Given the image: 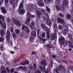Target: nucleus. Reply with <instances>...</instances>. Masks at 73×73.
I'll list each match as a JSON object with an SVG mask.
<instances>
[{"instance_id": "nucleus-1", "label": "nucleus", "mask_w": 73, "mask_h": 73, "mask_svg": "<svg viewBox=\"0 0 73 73\" xmlns=\"http://www.w3.org/2000/svg\"><path fill=\"white\" fill-rule=\"evenodd\" d=\"M68 4H69V1L65 0L62 4V5L60 6V7H59V6L56 5L55 7L56 10H57V11H60V8L61 11H64L65 10V8L66 9L68 8L67 6Z\"/></svg>"}, {"instance_id": "nucleus-2", "label": "nucleus", "mask_w": 73, "mask_h": 73, "mask_svg": "<svg viewBox=\"0 0 73 73\" xmlns=\"http://www.w3.org/2000/svg\"><path fill=\"white\" fill-rule=\"evenodd\" d=\"M23 5L24 3H22L20 4L19 5L18 12L20 15H23L25 13V12H26L25 10H24L23 8H24Z\"/></svg>"}, {"instance_id": "nucleus-3", "label": "nucleus", "mask_w": 73, "mask_h": 73, "mask_svg": "<svg viewBox=\"0 0 73 73\" xmlns=\"http://www.w3.org/2000/svg\"><path fill=\"white\" fill-rule=\"evenodd\" d=\"M27 20L25 21V24L26 25L29 26L30 22H31V19H32L35 17V15H32L30 13H28L27 14Z\"/></svg>"}, {"instance_id": "nucleus-4", "label": "nucleus", "mask_w": 73, "mask_h": 73, "mask_svg": "<svg viewBox=\"0 0 73 73\" xmlns=\"http://www.w3.org/2000/svg\"><path fill=\"white\" fill-rule=\"evenodd\" d=\"M35 12L36 13L37 17L38 19H40L41 18V15H42V12L40 10V8H36Z\"/></svg>"}, {"instance_id": "nucleus-5", "label": "nucleus", "mask_w": 73, "mask_h": 73, "mask_svg": "<svg viewBox=\"0 0 73 73\" xmlns=\"http://www.w3.org/2000/svg\"><path fill=\"white\" fill-rule=\"evenodd\" d=\"M41 64L42 65H44V66H43V68H42V67H40V69L41 72H42L43 70V72H44V70H43V69H45V66H46V65H47V63H46V60H42V61Z\"/></svg>"}, {"instance_id": "nucleus-6", "label": "nucleus", "mask_w": 73, "mask_h": 73, "mask_svg": "<svg viewBox=\"0 0 73 73\" xmlns=\"http://www.w3.org/2000/svg\"><path fill=\"white\" fill-rule=\"evenodd\" d=\"M58 71H59V72H60V71H62V72H63L64 73H66V70L65 68H64V67L62 65H59L58 66V68H57Z\"/></svg>"}, {"instance_id": "nucleus-7", "label": "nucleus", "mask_w": 73, "mask_h": 73, "mask_svg": "<svg viewBox=\"0 0 73 73\" xmlns=\"http://www.w3.org/2000/svg\"><path fill=\"white\" fill-rule=\"evenodd\" d=\"M10 31H7V34L6 35V41L7 42H9V40H10Z\"/></svg>"}, {"instance_id": "nucleus-8", "label": "nucleus", "mask_w": 73, "mask_h": 73, "mask_svg": "<svg viewBox=\"0 0 73 73\" xmlns=\"http://www.w3.org/2000/svg\"><path fill=\"white\" fill-rule=\"evenodd\" d=\"M59 42H60V44L62 45H64V42H65V39L63 37H60L59 39Z\"/></svg>"}, {"instance_id": "nucleus-9", "label": "nucleus", "mask_w": 73, "mask_h": 73, "mask_svg": "<svg viewBox=\"0 0 73 73\" xmlns=\"http://www.w3.org/2000/svg\"><path fill=\"white\" fill-rule=\"evenodd\" d=\"M13 23L15 25H17V26H18L19 27H20V26H21V22H20V21H17V20L16 19L14 20H13Z\"/></svg>"}, {"instance_id": "nucleus-10", "label": "nucleus", "mask_w": 73, "mask_h": 73, "mask_svg": "<svg viewBox=\"0 0 73 73\" xmlns=\"http://www.w3.org/2000/svg\"><path fill=\"white\" fill-rule=\"evenodd\" d=\"M50 44H47L46 46V49H47L48 52H49L50 50H51V48H54V46H53L52 45L50 46Z\"/></svg>"}, {"instance_id": "nucleus-11", "label": "nucleus", "mask_w": 73, "mask_h": 73, "mask_svg": "<svg viewBox=\"0 0 73 73\" xmlns=\"http://www.w3.org/2000/svg\"><path fill=\"white\" fill-rule=\"evenodd\" d=\"M52 23L51 20L50 19H47L46 22V24L47 25H48V26H50V27H51Z\"/></svg>"}, {"instance_id": "nucleus-12", "label": "nucleus", "mask_w": 73, "mask_h": 73, "mask_svg": "<svg viewBox=\"0 0 73 73\" xmlns=\"http://www.w3.org/2000/svg\"><path fill=\"white\" fill-rule=\"evenodd\" d=\"M25 63H23V62H21L20 63V65H26V64H27V65H29V61H28V60H26L24 61Z\"/></svg>"}, {"instance_id": "nucleus-13", "label": "nucleus", "mask_w": 73, "mask_h": 73, "mask_svg": "<svg viewBox=\"0 0 73 73\" xmlns=\"http://www.w3.org/2000/svg\"><path fill=\"white\" fill-rule=\"evenodd\" d=\"M46 38L45 39L46 40H48V39H49L50 38V35H49V34L50 33V32L49 31H47L46 32Z\"/></svg>"}, {"instance_id": "nucleus-14", "label": "nucleus", "mask_w": 73, "mask_h": 73, "mask_svg": "<svg viewBox=\"0 0 73 73\" xmlns=\"http://www.w3.org/2000/svg\"><path fill=\"white\" fill-rule=\"evenodd\" d=\"M56 34L54 33L52 34L51 38L52 41L54 40V39L56 38Z\"/></svg>"}, {"instance_id": "nucleus-15", "label": "nucleus", "mask_w": 73, "mask_h": 73, "mask_svg": "<svg viewBox=\"0 0 73 73\" xmlns=\"http://www.w3.org/2000/svg\"><path fill=\"white\" fill-rule=\"evenodd\" d=\"M0 35L2 37L4 36L5 35V31H4L3 29L1 30L0 32Z\"/></svg>"}, {"instance_id": "nucleus-16", "label": "nucleus", "mask_w": 73, "mask_h": 73, "mask_svg": "<svg viewBox=\"0 0 73 73\" xmlns=\"http://www.w3.org/2000/svg\"><path fill=\"white\" fill-rule=\"evenodd\" d=\"M64 42L63 45L66 46H68V45H69L70 44H72V42H68V41H66Z\"/></svg>"}, {"instance_id": "nucleus-17", "label": "nucleus", "mask_w": 73, "mask_h": 73, "mask_svg": "<svg viewBox=\"0 0 73 73\" xmlns=\"http://www.w3.org/2000/svg\"><path fill=\"white\" fill-rule=\"evenodd\" d=\"M1 9L2 11V13L3 14H5V13H7V11L5 10V9L4 7H2L1 8Z\"/></svg>"}, {"instance_id": "nucleus-18", "label": "nucleus", "mask_w": 73, "mask_h": 73, "mask_svg": "<svg viewBox=\"0 0 73 73\" xmlns=\"http://www.w3.org/2000/svg\"><path fill=\"white\" fill-rule=\"evenodd\" d=\"M58 21L60 24H63L64 22V21L63 19L59 18L58 19Z\"/></svg>"}, {"instance_id": "nucleus-19", "label": "nucleus", "mask_w": 73, "mask_h": 73, "mask_svg": "<svg viewBox=\"0 0 73 73\" xmlns=\"http://www.w3.org/2000/svg\"><path fill=\"white\" fill-rule=\"evenodd\" d=\"M37 37L38 38L39 37L40 40V41H42L43 38H42L40 36H39V34H40V30H37Z\"/></svg>"}, {"instance_id": "nucleus-20", "label": "nucleus", "mask_w": 73, "mask_h": 73, "mask_svg": "<svg viewBox=\"0 0 73 73\" xmlns=\"http://www.w3.org/2000/svg\"><path fill=\"white\" fill-rule=\"evenodd\" d=\"M36 31H32V33H31V35L32 36L34 37H36L37 35Z\"/></svg>"}, {"instance_id": "nucleus-21", "label": "nucleus", "mask_w": 73, "mask_h": 73, "mask_svg": "<svg viewBox=\"0 0 73 73\" xmlns=\"http://www.w3.org/2000/svg\"><path fill=\"white\" fill-rule=\"evenodd\" d=\"M28 28V27L27 26L25 25H22V30L23 31H26Z\"/></svg>"}, {"instance_id": "nucleus-22", "label": "nucleus", "mask_w": 73, "mask_h": 73, "mask_svg": "<svg viewBox=\"0 0 73 73\" xmlns=\"http://www.w3.org/2000/svg\"><path fill=\"white\" fill-rule=\"evenodd\" d=\"M41 26L43 29H48V27H47L46 26H45V25L44 24L42 23L41 24Z\"/></svg>"}, {"instance_id": "nucleus-23", "label": "nucleus", "mask_w": 73, "mask_h": 73, "mask_svg": "<svg viewBox=\"0 0 73 73\" xmlns=\"http://www.w3.org/2000/svg\"><path fill=\"white\" fill-rule=\"evenodd\" d=\"M30 27L31 29H33L35 28V25H34V23L33 22L30 23Z\"/></svg>"}, {"instance_id": "nucleus-24", "label": "nucleus", "mask_w": 73, "mask_h": 73, "mask_svg": "<svg viewBox=\"0 0 73 73\" xmlns=\"http://www.w3.org/2000/svg\"><path fill=\"white\" fill-rule=\"evenodd\" d=\"M68 30L67 29H65L64 31H63V34L64 36H66L67 33H68Z\"/></svg>"}, {"instance_id": "nucleus-25", "label": "nucleus", "mask_w": 73, "mask_h": 73, "mask_svg": "<svg viewBox=\"0 0 73 73\" xmlns=\"http://www.w3.org/2000/svg\"><path fill=\"white\" fill-rule=\"evenodd\" d=\"M2 27L3 29H6L7 28L6 26V23H4L3 24L2 26Z\"/></svg>"}, {"instance_id": "nucleus-26", "label": "nucleus", "mask_w": 73, "mask_h": 73, "mask_svg": "<svg viewBox=\"0 0 73 73\" xmlns=\"http://www.w3.org/2000/svg\"><path fill=\"white\" fill-rule=\"evenodd\" d=\"M21 69L23 70H25V71H27L28 69L27 67H22V66H21L19 67Z\"/></svg>"}, {"instance_id": "nucleus-27", "label": "nucleus", "mask_w": 73, "mask_h": 73, "mask_svg": "<svg viewBox=\"0 0 73 73\" xmlns=\"http://www.w3.org/2000/svg\"><path fill=\"white\" fill-rule=\"evenodd\" d=\"M0 50H1V52H3V51H4L5 50V48H4V46H3V45H2L0 47Z\"/></svg>"}, {"instance_id": "nucleus-28", "label": "nucleus", "mask_w": 73, "mask_h": 73, "mask_svg": "<svg viewBox=\"0 0 73 73\" xmlns=\"http://www.w3.org/2000/svg\"><path fill=\"white\" fill-rule=\"evenodd\" d=\"M24 37H25V34L23 32H22L21 34L20 37L21 38H23Z\"/></svg>"}, {"instance_id": "nucleus-29", "label": "nucleus", "mask_w": 73, "mask_h": 73, "mask_svg": "<svg viewBox=\"0 0 73 73\" xmlns=\"http://www.w3.org/2000/svg\"><path fill=\"white\" fill-rule=\"evenodd\" d=\"M68 37L70 38V40H73V35L70 34L68 36Z\"/></svg>"}, {"instance_id": "nucleus-30", "label": "nucleus", "mask_w": 73, "mask_h": 73, "mask_svg": "<svg viewBox=\"0 0 73 73\" xmlns=\"http://www.w3.org/2000/svg\"><path fill=\"white\" fill-rule=\"evenodd\" d=\"M5 38L3 37H0V42H3L4 41Z\"/></svg>"}, {"instance_id": "nucleus-31", "label": "nucleus", "mask_w": 73, "mask_h": 73, "mask_svg": "<svg viewBox=\"0 0 73 73\" xmlns=\"http://www.w3.org/2000/svg\"><path fill=\"white\" fill-rule=\"evenodd\" d=\"M68 70H71L72 71L73 70V66H69L68 67Z\"/></svg>"}, {"instance_id": "nucleus-32", "label": "nucleus", "mask_w": 73, "mask_h": 73, "mask_svg": "<svg viewBox=\"0 0 73 73\" xmlns=\"http://www.w3.org/2000/svg\"><path fill=\"white\" fill-rule=\"evenodd\" d=\"M66 17L68 20L71 19V15L69 14H67L66 16Z\"/></svg>"}, {"instance_id": "nucleus-33", "label": "nucleus", "mask_w": 73, "mask_h": 73, "mask_svg": "<svg viewBox=\"0 0 73 73\" xmlns=\"http://www.w3.org/2000/svg\"><path fill=\"white\" fill-rule=\"evenodd\" d=\"M9 1L8 0H5V4L6 6H7L8 5V2Z\"/></svg>"}, {"instance_id": "nucleus-34", "label": "nucleus", "mask_w": 73, "mask_h": 73, "mask_svg": "<svg viewBox=\"0 0 73 73\" xmlns=\"http://www.w3.org/2000/svg\"><path fill=\"white\" fill-rule=\"evenodd\" d=\"M45 36H46V34L45 32H43L41 35V36L42 38H45Z\"/></svg>"}, {"instance_id": "nucleus-35", "label": "nucleus", "mask_w": 73, "mask_h": 73, "mask_svg": "<svg viewBox=\"0 0 73 73\" xmlns=\"http://www.w3.org/2000/svg\"><path fill=\"white\" fill-rule=\"evenodd\" d=\"M56 4L59 5L61 4V1L60 0H56Z\"/></svg>"}, {"instance_id": "nucleus-36", "label": "nucleus", "mask_w": 73, "mask_h": 73, "mask_svg": "<svg viewBox=\"0 0 73 73\" xmlns=\"http://www.w3.org/2000/svg\"><path fill=\"white\" fill-rule=\"evenodd\" d=\"M0 19H1V20L2 19L3 22H4V21H5L4 17H3V15H0Z\"/></svg>"}, {"instance_id": "nucleus-37", "label": "nucleus", "mask_w": 73, "mask_h": 73, "mask_svg": "<svg viewBox=\"0 0 73 73\" xmlns=\"http://www.w3.org/2000/svg\"><path fill=\"white\" fill-rule=\"evenodd\" d=\"M15 32L17 34V35H19L20 34V31L17 29H16L15 30Z\"/></svg>"}, {"instance_id": "nucleus-38", "label": "nucleus", "mask_w": 73, "mask_h": 73, "mask_svg": "<svg viewBox=\"0 0 73 73\" xmlns=\"http://www.w3.org/2000/svg\"><path fill=\"white\" fill-rule=\"evenodd\" d=\"M26 31V32L27 33V35H29V33H30V32H31L30 30L28 29V28Z\"/></svg>"}, {"instance_id": "nucleus-39", "label": "nucleus", "mask_w": 73, "mask_h": 73, "mask_svg": "<svg viewBox=\"0 0 73 73\" xmlns=\"http://www.w3.org/2000/svg\"><path fill=\"white\" fill-rule=\"evenodd\" d=\"M34 67L35 68V69H33V71H35V72H36V69L37 68V66L36 65V64H35L34 65H33Z\"/></svg>"}, {"instance_id": "nucleus-40", "label": "nucleus", "mask_w": 73, "mask_h": 73, "mask_svg": "<svg viewBox=\"0 0 73 73\" xmlns=\"http://www.w3.org/2000/svg\"><path fill=\"white\" fill-rule=\"evenodd\" d=\"M13 36L14 39H15L17 37V36H16V35L14 33H13Z\"/></svg>"}, {"instance_id": "nucleus-41", "label": "nucleus", "mask_w": 73, "mask_h": 73, "mask_svg": "<svg viewBox=\"0 0 73 73\" xmlns=\"http://www.w3.org/2000/svg\"><path fill=\"white\" fill-rule=\"evenodd\" d=\"M59 16L61 17V18H64V16L62 13H60Z\"/></svg>"}, {"instance_id": "nucleus-42", "label": "nucleus", "mask_w": 73, "mask_h": 73, "mask_svg": "<svg viewBox=\"0 0 73 73\" xmlns=\"http://www.w3.org/2000/svg\"><path fill=\"white\" fill-rule=\"evenodd\" d=\"M27 7H31V8H32L33 7V5L32 4H29L27 5Z\"/></svg>"}, {"instance_id": "nucleus-43", "label": "nucleus", "mask_w": 73, "mask_h": 73, "mask_svg": "<svg viewBox=\"0 0 73 73\" xmlns=\"http://www.w3.org/2000/svg\"><path fill=\"white\" fill-rule=\"evenodd\" d=\"M62 62H64V63H65V64H68V62L64 60H62Z\"/></svg>"}, {"instance_id": "nucleus-44", "label": "nucleus", "mask_w": 73, "mask_h": 73, "mask_svg": "<svg viewBox=\"0 0 73 73\" xmlns=\"http://www.w3.org/2000/svg\"><path fill=\"white\" fill-rule=\"evenodd\" d=\"M1 73H7V71L5 69L1 71Z\"/></svg>"}, {"instance_id": "nucleus-45", "label": "nucleus", "mask_w": 73, "mask_h": 73, "mask_svg": "<svg viewBox=\"0 0 73 73\" xmlns=\"http://www.w3.org/2000/svg\"><path fill=\"white\" fill-rule=\"evenodd\" d=\"M46 9L47 11H48V12H50V9L48 8V7L46 6Z\"/></svg>"}, {"instance_id": "nucleus-46", "label": "nucleus", "mask_w": 73, "mask_h": 73, "mask_svg": "<svg viewBox=\"0 0 73 73\" xmlns=\"http://www.w3.org/2000/svg\"><path fill=\"white\" fill-rule=\"evenodd\" d=\"M4 3V0H1L0 1V5H1V4Z\"/></svg>"}, {"instance_id": "nucleus-47", "label": "nucleus", "mask_w": 73, "mask_h": 73, "mask_svg": "<svg viewBox=\"0 0 73 73\" xmlns=\"http://www.w3.org/2000/svg\"><path fill=\"white\" fill-rule=\"evenodd\" d=\"M44 1H45V2H46V1H48L47 3H50V1H51V0H44Z\"/></svg>"}, {"instance_id": "nucleus-48", "label": "nucleus", "mask_w": 73, "mask_h": 73, "mask_svg": "<svg viewBox=\"0 0 73 73\" xmlns=\"http://www.w3.org/2000/svg\"><path fill=\"white\" fill-rule=\"evenodd\" d=\"M69 48H71V49H73V44H70L69 45Z\"/></svg>"}, {"instance_id": "nucleus-49", "label": "nucleus", "mask_w": 73, "mask_h": 73, "mask_svg": "<svg viewBox=\"0 0 73 73\" xmlns=\"http://www.w3.org/2000/svg\"><path fill=\"white\" fill-rule=\"evenodd\" d=\"M18 61V59H16L14 61V63H17Z\"/></svg>"}, {"instance_id": "nucleus-50", "label": "nucleus", "mask_w": 73, "mask_h": 73, "mask_svg": "<svg viewBox=\"0 0 73 73\" xmlns=\"http://www.w3.org/2000/svg\"><path fill=\"white\" fill-rule=\"evenodd\" d=\"M6 70H7L8 73H9V72H10V71L9 70V68L6 67Z\"/></svg>"}, {"instance_id": "nucleus-51", "label": "nucleus", "mask_w": 73, "mask_h": 73, "mask_svg": "<svg viewBox=\"0 0 73 73\" xmlns=\"http://www.w3.org/2000/svg\"><path fill=\"white\" fill-rule=\"evenodd\" d=\"M13 27H12L11 28V32L12 33H13Z\"/></svg>"}, {"instance_id": "nucleus-52", "label": "nucleus", "mask_w": 73, "mask_h": 73, "mask_svg": "<svg viewBox=\"0 0 73 73\" xmlns=\"http://www.w3.org/2000/svg\"><path fill=\"white\" fill-rule=\"evenodd\" d=\"M30 40H31V41H33V40L34 38L32 36H31L30 38Z\"/></svg>"}, {"instance_id": "nucleus-53", "label": "nucleus", "mask_w": 73, "mask_h": 73, "mask_svg": "<svg viewBox=\"0 0 73 73\" xmlns=\"http://www.w3.org/2000/svg\"><path fill=\"white\" fill-rule=\"evenodd\" d=\"M7 21L9 23H10L11 21V19H10L8 18H7Z\"/></svg>"}, {"instance_id": "nucleus-54", "label": "nucleus", "mask_w": 73, "mask_h": 73, "mask_svg": "<svg viewBox=\"0 0 73 73\" xmlns=\"http://www.w3.org/2000/svg\"><path fill=\"white\" fill-rule=\"evenodd\" d=\"M62 27L61 25H59V29H62Z\"/></svg>"}, {"instance_id": "nucleus-55", "label": "nucleus", "mask_w": 73, "mask_h": 73, "mask_svg": "<svg viewBox=\"0 0 73 73\" xmlns=\"http://www.w3.org/2000/svg\"><path fill=\"white\" fill-rule=\"evenodd\" d=\"M56 56L52 55V58L53 59H54V58H56Z\"/></svg>"}, {"instance_id": "nucleus-56", "label": "nucleus", "mask_w": 73, "mask_h": 73, "mask_svg": "<svg viewBox=\"0 0 73 73\" xmlns=\"http://www.w3.org/2000/svg\"><path fill=\"white\" fill-rule=\"evenodd\" d=\"M53 26L54 27V29H56V28H57V25L56 24H54L53 25Z\"/></svg>"}, {"instance_id": "nucleus-57", "label": "nucleus", "mask_w": 73, "mask_h": 73, "mask_svg": "<svg viewBox=\"0 0 73 73\" xmlns=\"http://www.w3.org/2000/svg\"><path fill=\"white\" fill-rule=\"evenodd\" d=\"M11 5H12V4H13L14 2H13V1L12 2V1H9Z\"/></svg>"}, {"instance_id": "nucleus-58", "label": "nucleus", "mask_w": 73, "mask_h": 73, "mask_svg": "<svg viewBox=\"0 0 73 73\" xmlns=\"http://www.w3.org/2000/svg\"><path fill=\"white\" fill-rule=\"evenodd\" d=\"M10 72L12 73H13V72H14V69H11L10 71Z\"/></svg>"}, {"instance_id": "nucleus-59", "label": "nucleus", "mask_w": 73, "mask_h": 73, "mask_svg": "<svg viewBox=\"0 0 73 73\" xmlns=\"http://www.w3.org/2000/svg\"><path fill=\"white\" fill-rule=\"evenodd\" d=\"M36 54V52H35V51L32 52L31 53V54L32 55H33V54Z\"/></svg>"}, {"instance_id": "nucleus-60", "label": "nucleus", "mask_w": 73, "mask_h": 73, "mask_svg": "<svg viewBox=\"0 0 73 73\" xmlns=\"http://www.w3.org/2000/svg\"><path fill=\"white\" fill-rule=\"evenodd\" d=\"M30 69L31 70L33 69V66H31L30 67Z\"/></svg>"}, {"instance_id": "nucleus-61", "label": "nucleus", "mask_w": 73, "mask_h": 73, "mask_svg": "<svg viewBox=\"0 0 73 73\" xmlns=\"http://www.w3.org/2000/svg\"><path fill=\"white\" fill-rule=\"evenodd\" d=\"M14 5H15V6H16V7H17V3H14Z\"/></svg>"}, {"instance_id": "nucleus-62", "label": "nucleus", "mask_w": 73, "mask_h": 73, "mask_svg": "<svg viewBox=\"0 0 73 73\" xmlns=\"http://www.w3.org/2000/svg\"><path fill=\"white\" fill-rule=\"evenodd\" d=\"M51 67H53V61H52L51 62Z\"/></svg>"}, {"instance_id": "nucleus-63", "label": "nucleus", "mask_w": 73, "mask_h": 73, "mask_svg": "<svg viewBox=\"0 0 73 73\" xmlns=\"http://www.w3.org/2000/svg\"><path fill=\"white\" fill-rule=\"evenodd\" d=\"M45 15H46V16L47 17H48L49 19V15H48V14H46Z\"/></svg>"}, {"instance_id": "nucleus-64", "label": "nucleus", "mask_w": 73, "mask_h": 73, "mask_svg": "<svg viewBox=\"0 0 73 73\" xmlns=\"http://www.w3.org/2000/svg\"><path fill=\"white\" fill-rule=\"evenodd\" d=\"M11 53L12 54H13L15 53V52L13 51H11Z\"/></svg>"}]
</instances>
